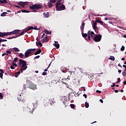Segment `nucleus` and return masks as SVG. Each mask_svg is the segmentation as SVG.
<instances>
[{
	"label": "nucleus",
	"instance_id": "nucleus-1",
	"mask_svg": "<svg viewBox=\"0 0 126 126\" xmlns=\"http://www.w3.org/2000/svg\"><path fill=\"white\" fill-rule=\"evenodd\" d=\"M43 6L38 3H35L32 6H30L29 8L31 10H33V12H37V10L41 9Z\"/></svg>",
	"mask_w": 126,
	"mask_h": 126
},
{
	"label": "nucleus",
	"instance_id": "nucleus-2",
	"mask_svg": "<svg viewBox=\"0 0 126 126\" xmlns=\"http://www.w3.org/2000/svg\"><path fill=\"white\" fill-rule=\"evenodd\" d=\"M19 61L20 64L22 65V68H21L20 71H21V73H22L23 71L26 70L28 67L27 66V63L25 61L20 59Z\"/></svg>",
	"mask_w": 126,
	"mask_h": 126
},
{
	"label": "nucleus",
	"instance_id": "nucleus-3",
	"mask_svg": "<svg viewBox=\"0 0 126 126\" xmlns=\"http://www.w3.org/2000/svg\"><path fill=\"white\" fill-rule=\"evenodd\" d=\"M35 51H36V49L35 48L29 49L28 50H27L26 53H25V58H28L30 57L31 55L32 54V52Z\"/></svg>",
	"mask_w": 126,
	"mask_h": 126
},
{
	"label": "nucleus",
	"instance_id": "nucleus-4",
	"mask_svg": "<svg viewBox=\"0 0 126 126\" xmlns=\"http://www.w3.org/2000/svg\"><path fill=\"white\" fill-rule=\"evenodd\" d=\"M102 38V35H95L94 38V41L95 42H100Z\"/></svg>",
	"mask_w": 126,
	"mask_h": 126
},
{
	"label": "nucleus",
	"instance_id": "nucleus-5",
	"mask_svg": "<svg viewBox=\"0 0 126 126\" xmlns=\"http://www.w3.org/2000/svg\"><path fill=\"white\" fill-rule=\"evenodd\" d=\"M57 11H62V10H65L66 9V7L65 5L62 4L61 6H58L56 7Z\"/></svg>",
	"mask_w": 126,
	"mask_h": 126
},
{
	"label": "nucleus",
	"instance_id": "nucleus-6",
	"mask_svg": "<svg viewBox=\"0 0 126 126\" xmlns=\"http://www.w3.org/2000/svg\"><path fill=\"white\" fill-rule=\"evenodd\" d=\"M61 70L62 71V72L63 73H65L66 75H68L67 79L69 80V79H68V78H69V75L70 76V75H72V72H70V71H65V70H63V67H61Z\"/></svg>",
	"mask_w": 126,
	"mask_h": 126
},
{
	"label": "nucleus",
	"instance_id": "nucleus-7",
	"mask_svg": "<svg viewBox=\"0 0 126 126\" xmlns=\"http://www.w3.org/2000/svg\"><path fill=\"white\" fill-rule=\"evenodd\" d=\"M28 2L24 1H19L18 2V4L19 6H21L22 8H24L26 5H27Z\"/></svg>",
	"mask_w": 126,
	"mask_h": 126
},
{
	"label": "nucleus",
	"instance_id": "nucleus-8",
	"mask_svg": "<svg viewBox=\"0 0 126 126\" xmlns=\"http://www.w3.org/2000/svg\"><path fill=\"white\" fill-rule=\"evenodd\" d=\"M29 88L32 90H35L37 89L36 86L33 83H30L29 84Z\"/></svg>",
	"mask_w": 126,
	"mask_h": 126
},
{
	"label": "nucleus",
	"instance_id": "nucleus-9",
	"mask_svg": "<svg viewBox=\"0 0 126 126\" xmlns=\"http://www.w3.org/2000/svg\"><path fill=\"white\" fill-rule=\"evenodd\" d=\"M90 32V31H89L88 32V39H89V40H91L90 35L92 37H94L93 35L94 34V32Z\"/></svg>",
	"mask_w": 126,
	"mask_h": 126
},
{
	"label": "nucleus",
	"instance_id": "nucleus-10",
	"mask_svg": "<svg viewBox=\"0 0 126 126\" xmlns=\"http://www.w3.org/2000/svg\"><path fill=\"white\" fill-rule=\"evenodd\" d=\"M64 101L63 102V104L64 105V107H67L69 104V101L67 100V99L64 97Z\"/></svg>",
	"mask_w": 126,
	"mask_h": 126
},
{
	"label": "nucleus",
	"instance_id": "nucleus-11",
	"mask_svg": "<svg viewBox=\"0 0 126 126\" xmlns=\"http://www.w3.org/2000/svg\"><path fill=\"white\" fill-rule=\"evenodd\" d=\"M49 41L48 38H47V36H45V37H44L43 39H41V42L44 43L45 42H48Z\"/></svg>",
	"mask_w": 126,
	"mask_h": 126
},
{
	"label": "nucleus",
	"instance_id": "nucleus-12",
	"mask_svg": "<svg viewBox=\"0 0 126 126\" xmlns=\"http://www.w3.org/2000/svg\"><path fill=\"white\" fill-rule=\"evenodd\" d=\"M12 32V34L15 35L16 34H18L20 32V30H15L14 31H13Z\"/></svg>",
	"mask_w": 126,
	"mask_h": 126
},
{
	"label": "nucleus",
	"instance_id": "nucleus-13",
	"mask_svg": "<svg viewBox=\"0 0 126 126\" xmlns=\"http://www.w3.org/2000/svg\"><path fill=\"white\" fill-rule=\"evenodd\" d=\"M61 4H62V0H58L56 4V7L59 6V5H61Z\"/></svg>",
	"mask_w": 126,
	"mask_h": 126
},
{
	"label": "nucleus",
	"instance_id": "nucleus-14",
	"mask_svg": "<svg viewBox=\"0 0 126 126\" xmlns=\"http://www.w3.org/2000/svg\"><path fill=\"white\" fill-rule=\"evenodd\" d=\"M84 31L82 32V36L85 39V40H87V37L88 36V34L87 33H84L83 32Z\"/></svg>",
	"mask_w": 126,
	"mask_h": 126
},
{
	"label": "nucleus",
	"instance_id": "nucleus-15",
	"mask_svg": "<svg viewBox=\"0 0 126 126\" xmlns=\"http://www.w3.org/2000/svg\"><path fill=\"white\" fill-rule=\"evenodd\" d=\"M49 103L51 105H53L54 103H55L54 99H49Z\"/></svg>",
	"mask_w": 126,
	"mask_h": 126
},
{
	"label": "nucleus",
	"instance_id": "nucleus-16",
	"mask_svg": "<svg viewBox=\"0 0 126 126\" xmlns=\"http://www.w3.org/2000/svg\"><path fill=\"white\" fill-rule=\"evenodd\" d=\"M93 29L94 30V32H96L97 33H98V28L97 27L95 26V27H93Z\"/></svg>",
	"mask_w": 126,
	"mask_h": 126
},
{
	"label": "nucleus",
	"instance_id": "nucleus-17",
	"mask_svg": "<svg viewBox=\"0 0 126 126\" xmlns=\"http://www.w3.org/2000/svg\"><path fill=\"white\" fill-rule=\"evenodd\" d=\"M5 36V32H0V37H4Z\"/></svg>",
	"mask_w": 126,
	"mask_h": 126
},
{
	"label": "nucleus",
	"instance_id": "nucleus-18",
	"mask_svg": "<svg viewBox=\"0 0 126 126\" xmlns=\"http://www.w3.org/2000/svg\"><path fill=\"white\" fill-rule=\"evenodd\" d=\"M41 53V49H39L38 50V51L36 52L35 53H34V55H37L38 54H40V53Z\"/></svg>",
	"mask_w": 126,
	"mask_h": 126
},
{
	"label": "nucleus",
	"instance_id": "nucleus-19",
	"mask_svg": "<svg viewBox=\"0 0 126 126\" xmlns=\"http://www.w3.org/2000/svg\"><path fill=\"white\" fill-rule=\"evenodd\" d=\"M19 57L21 58V59H23V58H25V55L23 54V53H20Z\"/></svg>",
	"mask_w": 126,
	"mask_h": 126
},
{
	"label": "nucleus",
	"instance_id": "nucleus-20",
	"mask_svg": "<svg viewBox=\"0 0 126 126\" xmlns=\"http://www.w3.org/2000/svg\"><path fill=\"white\" fill-rule=\"evenodd\" d=\"M33 30V27H29L25 31L26 32H29L30 30Z\"/></svg>",
	"mask_w": 126,
	"mask_h": 126
},
{
	"label": "nucleus",
	"instance_id": "nucleus-21",
	"mask_svg": "<svg viewBox=\"0 0 126 126\" xmlns=\"http://www.w3.org/2000/svg\"><path fill=\"white\" fill-rule=\"evenodd\" d=\"M85 25V23H83L82 24V27H80V30H82V32L83 31L84 29V26Z\"/></svg>",
	"mask_w": 126,
	"mask_h": 126
},
{
	"label": "nucleus",
	"instance_id": "nucleus-22",
	"mask_svg": "<svg viewBox=\"0 0 126 126\" xmlns=\"http://www.w3.org/2000/svg\"><path fill=\"white\" fill-rule=\"evenodd\" d=\"M36 45L37 46H38V45H40V47L43 46V45H42V43H41V41L36 42Z\"/></svg>",
	"mask_w": 126,
	"mask_h": 126
},
{
	"label": "nucleus",
	"instance_id": "nucleus-23",
	"mask_svg": "<svg viewBox=\"0 0 126 126\" xmlns=\"http://www.w3.org/2000/svg\"><path fill=\"white\" fill-rule=\"evenodd\" d=\"M43 16H45L46 18H48L50 16V14H49L48 12L43 13Z\"/></svg>",
	"mask_w": 126,
	"mask_h": 126
},
{
	"label": "nucleus",
	"instance_id": "nucleus-24",
	"mask_svg": "<svg viewBox=\"0 0 126 126\" xmlns=\"http://www.w3.org/2000/svg\"><path fill=\"white\" fill-rule=\"evenodd\" d=\"M109 60H110L113 61H115V58L114 56H110V57H109Z\"/></svg>",
	"mask_w": 126,
	"mask_h": 126
},
{
	"label": "nucleus",
	"instance_id": "nucleus-25",
	"mask_svg": "<svg viewBox=\"0 0 126 126\" xmlns=\"http://www.w3.org/2000/svg\"><path fill=\"white\" fill-rule=\"evenodd\" d=\"M5 36L7 37L8 35H10L12 34V32H5Z\"/></svg>",
	"mask_w": 126,
	"mask_h": 126
},
{
	"label": "nucleus",
	"instance_id": "nucleus-26",
	"mask_svg": "<svg viewBox=\"0 0 126 126\" xmlns=\"http://www.w3.org/2000/svg\"><path fill=\"white\" fill-rule=\"evenodd\" d=\"M54 46L55 47H56V48L57 49H59V48H60V44H56V43H54Z\"/></svg>",
	"mask_w": 126,
	"mask_h": 126
},
{
	"label": "nucleus",
	"instance_id": "nucleus-27",
	"mask_svg": "<svg viewBox=\"0 0 126 126\" xmlns=\"http://www.w3.org/2000/svg\"><path fill=\"white\" fill-rule=\"evenodd\" d=\"M13 50H14V51L15 52H19L20 51V50L18 48H17V47L13 48Z\"/></svg>",
	"mask_w": 126,
	"mask_h": 126
},
{
	"label": "nucleus",
	"instance_id": "nucleus-28",
	"mask_svg": "<svg viewBox=\"0 0 126 126\" xmlns=\"http://www.w3.org/2000/svg\"><path fill=\"white\" fill-rule=\"evenodd\" d=\"M44 32L46 34H50V35H51L52 34V32H49L48 31H46V30L44 31Z\"/></svg>",
	"mask_w": 126,
	"mask_h": 126
},
{
	"label": "nucleus",
	"instance_id": "nucleus-29",
	"mask_svg": "<svg viewBox=\"0 0 126 126\" xmlns=\"http://www.w3.org/2000/svg\"><path fill=\"white\" fill-rule=\"evenodd\" d=\"M26 32H26V30L23 31L22 32H21V33H20L19 36L23 35L25 34V33H26Z\"/></svg>",
	"mask_w": 126,
	"mask_h": 126
},
{
	"label": "nucleus",
	"instance_id": "nucleus-30",
	"mask_svg": "<svg viewBox=\"0 0 126 126\" xmlns=\"http://www.w3.org/2000/svg\"><path fill=\"white\" fill-rule=\"evenodd\" d=\"M21 12H22V13H29V12H30L29 11L26 10H25V9L22 10H21Z\"/></svg>",
	"mask_w": 126,
	"mask_h": 126
},
{
	"label": "nucleus",
	"instance_id": "nucleus-31",
	"mask_svg": "<svg viewBox=\"0 0 126 126\" xmlns=\"http://www.w3.org/2000/svg\"><path fill=\"white\" fill-rule=\"evenodd\" d=\"M85 107L86 108H89V103L85 102Z\"/></svg>",
	"mask_w": 126,
	"mask_h": 126
},
{
	"label": "nucleus",
	"instance_id": "nucleus-32",
	"mask_svg": "<svg viewBox=\"0 0 126 126\" xmlns=\"http://www.w3.org/2000/svg\"><path fill=\"white\" fill-rule=\"evenodd\" d=\"M55 83V84H60V82L59 81L58 82H56L55 80H53L52 82V83Z\"/></svg>",
	"mask_w": 126,
	"mask_h": 126
},
{
	"label": "nucleus",
	"instance_id": "nucleus-33",
	"mask_svg": "<svg viewBox=\"0 0 126 126\" xmlns=\"http://www.w3.org/2000/svg\"><path fill=\"white\" fill-rule=\"evenodd\" d=\"M7 14V12H3L2 13H1L0 16H5V15Z\"/></svg>",
	"mask_w": 126,
	"mask_h": 126
},
{
	"label": "nucleus",
	"instance_id": "nucleus-34",
	"mask_svg": "<svg viewBox=\"0 0 126 126\" xmlns=\"http://www.w3.org/2000/svg\"><path fill=\"white\" fill-rule=\"evenodd\" d=\"M48 6L50 7V8H51L52 6H53V4L52 2H51L50 1V2H48Z\"/></svg>",
	"mask_w": 126,
	"mask_h": 126
},
{
	"label": "nucleus",
	"instance_id": "nucleus-35",
	"mask_svg": "<svg viewBox=\"0 0 126 126\" xmlns=\"http://www.w3.org/2000/svg\"><path fill=\"white\" fill-rule=\"evenodd\" d=\"M70 106L71 109H74L75 107V105L73 104H71L70 105Z\"/></svg>",
	"mask_w": 126,
	"mask_h": 126
},
{
	"label": "nucleus",
	"instance_id": "nucleus-36",
	"mask_svg": "<svg viewBox=\"0 0 126 126\" xmlns=\"http://www.w3.org/2000/svg\"><path fill=\"white\" fill-rule=\"evenodd\" d=\"M57 0H50V2L52 3H55Z\"/></svg>",
	"mask_w": 126,
	"mask_h": 126
},
{
	"label": "nucleus",
	"instance_id": "nucleus-37",
	"mask_svg": "<svg viewBox=\"0 0 126 126\" xmlns=\"http://www.w3.org/2000/svg\"><path fill=\"white\" fill-rule=\"evenodd\" d=\"M125 46H122V47H121V51H125Z\"/></svg>",
	"mask_w": 126,
	"mask_h": 126
},
{
	"label": "nucleus",
	"instance_id": "nucleus-38",
	"mask_svg": "<svg viewBox=\"0 0 126 126\" xmlns=\"http://www.w3.org/2000/svg\"><path fill=\"white\" fill-rule=\"evenodd\" d=\"M93 23H94V24H93V27H96V25H97V23L96 22H93Z\"/></svg>",
	"mask_w": 126,
	"mask_h": 126
},
{
	"label": "nucleus",
	"instance_id": "nucleus-39",
	"mask_svg": "<svg viewBox=\"0 0 126 126\" xmlns=\"http://www.w3.org/2000/svg\"><path fill=\"white\" fill-rule=\"evenodd\" d=\"M7 39H0V43L3 42H7Z\"/></svg>",
	"mask_w": 126,
	"mask_h": 126
},
{
	"label": "nucleus",
	"instance_id": "nucleus-40",
	"mask_svg": "<svg viewBox=\"0 0 126 126\" xmlns=\"http://www.w3.org/2000/svg\"><path fill=\"white\" fill-rule=\"evenodd\" d=\"M3 98V95L1 93H0V99H2Z\"/></svg>",
	"mask_w": 126,
	"mask_h": 126
},
{
	"label": "nucleus",
	"instance_id": "nucleus-41",
	"mask_svg": "<svg viewBox=\"0 0 126 126\" xmlns=\"http://www.w3.org/2000/svg\"><path fill=\"white\" fill-rule=\"evenodd\" d=\"M21 72H22V71L20 70V71H19L16 72V73H15V74L19 75H20V73H21Z\"/></svg>",
	"mask_w": 126,
	"mask_h": 126
},
{
	"label": "nucleus",
	"instance_id": "nucleus-42",
	"mask_svg": "<svg viewBox=\"0 0 126 126\" xmlns=\"http://www.w3.org/2000/svg\"><path fill=\"white\" fill-rule=\"evenodd\" d=\"M18 60V58H15L14 59V61L13 62H14V63L16 62H17Z\"/></svg>",
	"mask_w": 126,
	"mask_h": 126
},
{
	"label": "nucleus",
	"instance_id": "nucleus-43",
	"mask_svg": "<svg viewBox=\"0 0 126 126\" xmlns=\"http://www.w3.org/2000/svg\"><path fill=\"white\" fill-rule=\"evenodd\" d=\"M122 75L124 76V77H125L126 75V72L125 71H124L122 72Z\"/></svg>",
	"mask_w": 126,
	"mask_h": 126
},
{
	"label": "nucleus",
	"instance_id": "nucleus-44",
	"mask_svg": "<svg viewBox=\"0 0 126 126\" xmlns=\"http://www.w3.org/2000/svg\"><path fill=\"white\" fill-rule=\"evenodd\" d=\"M16 36H12V37H9L8 38H7V39H11L13 38H16Z\"/></svg>",
	"mask_w": 126,
	"mask_h": 126
},
{
	"label": "nucleus",
	"instance_id": "nucleus-45",
	"mask_svg": "<svg viewBox=\"0 0 126 126\" xmlns=\"http://www.w3.org/2000/svg\"><path fill=\"white\" fill-rule=\"evenodd\" d=\"M95 23H100V22H101V20H96L95 21Z\"/></svg>",
	"mask_w": 126,
	"mask_h": 126
},
{
	"label": "nucleus",
	"instance_id": "nucleus-46",
	"mask_svg": "<svg viewBox=\"0 0 126 126\" xmlns=\"http://www.w3.org/2000/svg\"><path fill=\"white\" fill-rule=\"evenodd\" d=\"M0 78L1 79L3 78V74L2 73H0Z\"/></svg>",
	"mask_w": 126,
	"mask_h": 126
},
{
	"label": "nucleus",
	"instance_id": "nucleus-47",
	"mask_svg": "<svg viewBox=\"0 0 126 126\" xmlns=\"http://www.w3.org/2000/svg\"><path fill=\"white\" fill-rule=\"evenodd\" d=\"M33 30H39L40 29L37 28L36 27H33Z\"/></svg>",
	"mask_w": 126,
	"mask_h": 126
},
{
	"label": "nucleus",
	"instance_id": "nucleus-48",
	"mask_svg": "<svg viewBox=\"0 0 126 126\" xmlns=\"http://www.w3.org/2000/svg\"><path fill=\"white\" fill-rule=\"evenodd\" d=\"M12 64L15 66H17V64L16 63H15V62H12Z\"/></svg>",
	"mask_w": 126,
	"mask_h": 126
},
{
	"label": "nucleus",
	"instance_id": "nucleus-49",
	"mask_svg": "<svg viewBox=\"0 0 126 126\" xmlns=\"http://www.w3.org/2000/svg\"><path fill=\"white\" fill-rule=\"evenodd\" d=\"M39 58H40V56H35L34 58V60L36 59H39Z\"/></svg>",
	"mask_w": 126,
	"mask_h": 126
},
{
	"label": "nucleus",
	"instance_id": "nucleus-50",
	"mask_svg": "<svg viewBox=\"0 0 126 126\" xmlns=\"http://www.w3.org/2000/svg\"><path fill=\"white\" fill-rule=\"evenodd\" d=\"M0 73H1V74H3L4 73V71H3V69H0Z\"/></svg>",
	"mask_w": 126,
	"mask_h": 126
},
{
	"label": "nucleus",
	"instance_id": "nucleus-51",
	"mask_svg": "<svg viewBox=\"0 0 126 126\" xmlns=\"http://www.w3.org/2000/svg\"><path fill=\"white\" fill-rule=\"evenodd\" d=\"M14 6L15 7L21 9V7H20L19 6L14 5Z\"/></svg>",
	"mask_w": 126,
	"mask_h": 126
},
{
	"label": "nucleus",
	"instance_id": "nucleus-52",
	"mask_svg": "<svg viewBox=\"0 0 126 126\" xmlns=\"http://www.w3.org/2000/svg\"><path fill=\"white\" fill-rule=\"evenodd\" d=\"M47 75V72H43L42 73V75L45 76V75Z\"/></svg>",
	"mask_w": 126,
	"mask_h": 126
},
{
	"label": "nucleus",
	"instance_id": "nucleus-53",
	"mask_svg": "<svg viewBox=\"0 0 126 126\" xmlns=\"http://www.w3.org/2000/svg\"><path fill=\"white\" fill-rule=\"evenodd\" d=\"M6 52L7 53V54H11V52L10 51H6Z\"/></svg>",
	"mask_w": 126,
	"mask_h": 126
},
{
	"label": "nucleus",
	"instance_id": "nucleus-54",
	"mask_svg": "<svg viewBox=\"0 0 126 126\" xmlns=\"http://www.w3.org/2000/svg\"><path fill=\"white\" fill-rule=\"evenodd\" d=\"M45 35V33H43L41 37V38H44V36Z\"/></svg>",
	"mask_w": 126,
	"mask_h": 126
},
{
	"label": "nucleus",
	"instance_id": "nucleus-55",
	"mask_svg": "<svg viewBox=\"0 0 126 126\" xmlns=\"http://www.w3.org/2000/svg\"><path fill=\"white\" fill-rule=\"evenodd\" d=\"M83 96L85 97V98H87V95L85 94H83Z\"/></svg>",
	"mask_w": 126,
	"mask_h": 126
},
{
	"label": "nucleus",
	"instance_id": "nucleus-56",
	"mask_svg": "<svg viewBox=\"0 0 126 126\" xmlns=\"http://www.w3.org/2000/svg\"><path fill=\"white\" fill-rule=\"evenodd\" d=\"M10 68H11V69H15V67H14V66H13V65H11V66H10Z\"/></svg>",
	"mask_w": 126,
	"mask_h": 126
},
{
	"label": "nucleus",
	"instance_id": "nucleus-57",
	"mask_svg": "<svg viewBox=\"0 0 126 126\" xmlns=\"http://www.w3.org/2000/svg\"><path fill=\"white\" fill-rule=\"evenodd\" d=\"M5 2L2 0H0V3H4Z\"/></svg>",
	"mask_w": 126,
	"mask_h": 126
},
{
	"label": "nucleus",
	"instance_id": "nucleus-58",
	"mask_svg": "<svg viewBox=\"0 0 126 126\" xmlns=\"http://www.w3.org/2000/svg\"><path fill=\"white\" fill-rule=\"evenodd\" d=\"M96 93H98V94H101V91L97 90V91H96Z\"/></svg>",
	"mask_w": 126,
	"mask_h": 126
},
{
	"label": "nucleus",
	"instance_id": "nucleus-59",
	"mask_svg": "<svg viewBox=\"0 0 126 126\" xmlns=\"http://www.w3.org/2000/svg\"><path fill=\"white\" fill-rule=\"evenodd\" d=\"M99 23H100L102 25H103L104 22L103 21H100V22Z\"/></svg>",
	"mask_w": 126,
	"mask_h": 126
},
{
	"label": "nucleus",
	"instance_id": "nucleus-60",
	"mask_svg": "<svg viewBox=\"0 0 126 126\" xmlns=\"http://www.w3.org/2000/svg\"><path fill=\"white\" fill-rule=\"evenodd\" d=\"M99 101L101 103H103V99H99Z\"/></svg>",
	"mask_w": 126,
	"mask_h": 126
},
{
	"label": "nucleus",
	"instance_id": "nucleus-61",
	"mask_svg": "<svg viewBox=\"0 0 126 126\" xmlns=\"http://www.w3.org/2000/svg\"><path fill=\"white\" fill-rule=\"evenodd\" d=\"M68 100L69 101H70V94H69V95H68Z\"/></svg>",
	"mask_w": 126,
	"mask_h": 126
},
{
	"label": "nucleus",
	"instance_id": "nucleus-62",
	"mask_svg": "<svg viewBox=\"0 0 126 126\" xmlns=\"http://www.w3.org/2000/svg\"><path fill=\"white\" fill-rule=\"evenodd\" d=\"M111 86V87H115V83H113V85L112 86Z\"/></svg>",
	"mask_w": 126,
	"mask_h": 126
},
{
	"label": "nucleus",
	"instance_id": "nucleus-63",
	"mask_svg": "<svg viewBox=\"0 0 126 126\" xmlns=\"http://www.w3.org/2000/svg\"><path fill=\"white\" fill-rule=\"evenodd\" d=\"M123 66L125 68V71H126V65H123Z\"/></svg>",
	"mask_w": 126,
	"mask_h": 126
},
{
	"label": "nucleus",
	"instance_id": "nucleus-64",
	"mask_svg": "<svg viewBox=\"0 0 126 126\" xmlns=\"http://www.w3.org/2000/svg\"><path fill=\"white\" fill-rule=\"evenodd\" d=\"M117 80H118V81H119V82H121V79H120V78H117Z\"/></svg>",
	"mask_w": 126,
	"mask_h": 126
}]
</instances>
